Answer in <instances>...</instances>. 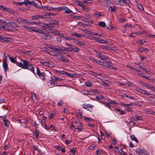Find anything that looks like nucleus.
Segmentation results:
<instances>
[{
	"label": "nucleus",
	"mask_w": 155,
	"mask_h": 155,
	"mask_svg": "<svg viewBox=\"0 0 155 155\" xmlns=\"http://www.w3.org/2000/svg\"><path fill=\"white\" fill-rule=\"evenodd\" d=\"M29 62L24 59L21 60V62H18L17 66L21 68L24 69H27L28 68V64H29Z\"/></svg>",
	"instance_id": "f257e3e1"
},
{
	"label": "nucleus",
	"mask_w": 155,
	"mask_h": 155,
	"mask_svg": "<svg viewBox=\"0 0 155 155\" xmlns=\"http://www.w3.org/2000/svg\"><path fill=\"white\" fill-rule=\"evenodd\" d=\"M87 38H88L90 40H93L97 41L99 43L101 44H105L106 42V41H104V40L102 39L101 38L97 37L90 36H87Z\"/></svg>",
	"instance_id": "f03ea898"
},
{
	"label": "nucleus",
	"mask_w": 155,
	"mask_h": 155,
	"mask_svg": "<svg viewBox=\"0 0 155 155\" xmlns=\"http://www.w3.org/2000/svg\"><path fill=\"white\" fill-rule=\"evenodd\" d=\"M0 10L5 11L8 13L12 14H14L15 13V12L12 9L2 5H0Z\"/></svg>",
	"instance_id": "7ed1b4c3"
},
{
	"label": "nucleus",
	"mask_w": 155,
	"mask_h": 155,
	"mask_svg": "<svg viewBox=\"0 0 155 155\" xmlns=\"http://www.w3.org/2000/svg\"><path fill=\"white\" fill-rule=\"evenodd\" d=\"M83 108L90 111H92V109L93 107L94 106L90 104H84L83 105Z\"/></svg>",
	"instance_id": "20e7f679"
},
{
	"label": "nucleus",
	"mask_w": 155,
	"mask_h": 155,
	"mask_svg": "<svg viewBox=\"0 0 155 155\" xmlns=\"http://www.w3.org/2000/svg\"><path fill=\"white\" fill-rule=\"evenodd\" d=\"M28 29L35 32L38 33L40 34H42L43 33V31L42 30L33 27H29L28 28Z\"/></svg>",
	"instance_id": "39448f33"
},
{
	"label": "nucleus",
	"mask_w": 155,
	"mask_h": 155,
	"mask_svg": "<svg viewBox=\"0 0 155 155\" xmlns=\"http://www.w3.org/2000/svg\"><path fill=\"white\" fill-rule=\"evenodd\" d=\"M4 25H2V30H5L7 31H9L10 29H9V27L10 26V25L8 24H7L5 23H3Z\"/></svg>",
	"instance_id": "423d86ee"
},
{
	"label": "nucleus",
	"mask_w": 155,
	"mask_h": 155,
	"mask_svg": "<svg viewBox=\"0 0 155 155\" xmlns=\"http://www.w3.org/2000/svg\"><path fill=\"white\" fill-rule=\"evenodd\" d=\"M71 35L77 38L84 37L85 36V35L84 34L77 33L76 32L71 33Z\"/></svg>",
	"instance_id": "0eeeda50"
},
{
	"label": "nucleus",
	"mask_w": 155,
	"mask_h": 155,
	"mask_svg": "<svg viewBox=\"0 0 155 155\" xmlns=\"http://www.w3.org/2000/svg\"><path fill=\"white\" fill-rule=\"evenodd\" d=\"M142 85L147 88H148L151 90H153L155 91V87L153 86L150 85L146 83H143Z\"/></svg>",
	"instance_id": "6e6552de"
},
{
	"label": "nucleus",
	"mask_w": 155,
	"mask_h": 155,
	"mask_svg": "<svg viewBox=\"0 0 155 155\" xmlns=\"http://www.w3.org/2000/svg\"><path fill=\"white\" fill-rule=\"evenodd\" d=\"M41 123V122L40 120H38L37 121H35L34 123V125L35 129H38V126Z\"/></svg>",
	"instance_id": "1a4fd4ad"
},
{
	"label": "nucleus",
	"mask_w": 155,
	"mask_h": 155,
	"mask_svg": "<svg viewBox=\"0 0 155 155\" xmlns=\"http://www.w3.org/2000/svg\"><path fill=\"white\" fill-rule=\"evenodd\" d=\"M35 130L33 132V136L36 138H37L38 137L39 133V130L38 129H35Z\"/></svg>",
	"instance_id": "9d476101"
},
{
	"label": "nucleus",
	"mask_w": 155,
	"mask_h": 155,
	"mask_svg": "<svg viewBox=\"0 0 155 155\" xmlns=\"http://www.w3.org/2000/svg\"><path fill=\"white\" fill-rule=\"evenodd\" d=\"M28 67L27 69L30 70L32 73L35 74V69L33 65L31 64H29H29H28Z\"/></svg>",
	"instance_id": "9b49d317"
},
{
	"label": "nucleus",
	"mask_w": 155,
	"mask_h": 155,
	"mask_svg": "<svg viewBox=\"0 0 155 155\" xmlns=\"http://www.w3.org/2000/svg\"><path fill=\"white\" fill-rule=\"evenodd\" d=\"M3 122L4 123L5 126L7 128L9 127V125L10 124V122L7 119L5 118L3 119Z\"/></svg>",
	"instance_id": "f8f14e48"
},
{
	"label": "nucleus",
	"mask_w": 155,
	"mask_h": 155,
	"mask_svg": "<svg viewBox=\"0 0 155 155\" xmlns=\"http://www.w3.org/2000/svg\"><path fill=\"white\" fill-rule=\"evenodd\" d=\"M75 41V42L76 43H75V44L77 45H78L79 46H84L85 45V43L83 42H82V41Z\"/></svg>",
	"instance_id": "ddd939ff"
},
{
	"label": "nucleus",
	"mask_w": 155,
	"mask_h": 155,
	"mask_svg": "<svg viewBox=\"0 0 155 155\" xmlns=\"http://www.w3.org/2000/svg\"><path fill=\"white\" fill-rule=\"evenodd\" d=\"M41 8L44 10H46L48 11H52L54 9V8H52V7H49L48 6H44L41 7Z\"/></svg>",
	"instance_id": "4468645a"
},
{
	"label": "nucleus",
	"mask_w": 155,
	"mask_h": 155,
	"mask_svg": "<svg viewBox=\"0 0 155 155\" xmlns=\"http://www.w3.org/2000/svg\"><path fill=\"white\" fill-rule=\"evenodd\" d=\"M109 10L110 11L116 12L117 11V7L116 6H110L109 7Z\"/></svg>",
	"instance_id": "2eb2a0df"
},
{
	"label": "nucleus",
	"mask_w": 155,
	"mask_h": 155,
	"mask_svg": "<svg viewBox=\"0 0 155 155\" xmlns=\"http://www.w3.org/2000/svg\"><path fill=\"white\" fill-rule=\"evenodd\" d=\"M108 102L109 103L110 105L109 107H113L114 106V104H117V103L114 101L112 100H110L109 101H108Z\"/></svg>",
	"instance_id": "dca6fc26"
},
{
	"label": "nucleus",
	"mask_w": 155,
	"mask_h": 155,
	"mask_svg": "<svg viewBox=\"0 0 155 155\" xmlns=\"http://www.w3.org/2000/svg\"><path fill=\"white\" fill-rule=\"evenodd\" d=\"M31 5H32L33 6L39 8H41V6L39 5L38 3H37L36 2H35L34 1H32Z\"/></svg>",
	"instance_id": "f3484780"
},
{
	"label": "nucleus",
	"mask_w": 155,
	"mask_h": 155,
	"mask_svg": "<svg viewBox=\"0 0 155 155\" xmlns=\"http://www.w3.org/2000/svg\"><path fill=\"white\" fill-rule=\"evenodd\" d=\"M42 37L43 38L45 39L49 40L51 38V37L50 35L44 33L43 34Z\"/></svg>",
	"instance_id": "a211bd4d"
},
{
	"label": "nucleus",
	"mask_w": 155,
	"mask_h": 155,
	"mask_svg": "<svg viewBox=\"0 0 155 155\" xmlns=\"http://www.w3.org/2000/svg\"><path fill=\"white\" fill-rule=\"evenodd\" d=\"M2 66L4 70L6 71L8 69V67L7 64L6 62H3Z\"/></svg>",
	"instance_id": "6ab92c4d"
},
{
	"label": "nucleus",
	"mask_w": 155,
	"mask_h": 155,
	"mask_svg": "<svg viewBox=\"0 0 155 155\" xmlns=\"http://www.w3.org/2000/svg\"><path fill=\"white\" fill-rule=\"evenodd\" d=\"M60 60L66 63H68L69 61L68 59L63 56H61Z\"/></svg>",
	"instance_id": "aec40b11"
},
{
	"label": "nucleus",
	"mask_w": 155,
	"mask_h": 155,
	"mask_svg": "<svg viewBox=\"0 0 155 155\" xmlns=\"http://www.w3.org/2000/svg\"><path fill=\"white\" fill-rule=\"evenodd\" d=\"M66 6H62L57 8H54V9H56L58 11H62L66 9Z\"/></svg>",
	"instance_id": "412c9836"
},
{
	"label": "nucleus",
	"mask_w": 155,
	"mask_h": 155,
	"mask_svg": "<svg viewBox=\"0 0 155 155\" xmlns=\"http://www.w3.org/2000/svg\"><path fill=\"white\" fill-rule=\"evenodd\" d=\"M130 138L131 140L135 141L137 144L138 143V140L134 135H132L131 136H130Z\"/></svg>",
	"instance_id": "4be33fe9"
},
{
	"label": "nucleus",
	"mask_w": 155,
	"mask_h": 155,
	"mask_svg": "<svg viewBox=\"0 0 155 155\" xmlns=\"http://www.w3.org/2000/svg\"><path fill=\"white\" fill-rule=\"evenodd\" d=\"M76 153L75 148H73L70 151V155H74Z\"/></svg>",
	"instance_id": "5701e85b"
},
{
	"label": "nucleus",
	"mask_w": 155,
	"mask_h": 155,
	"mask_svg": "<svg viewBox=\"0 0 155 155\" xmlns=\"http://www.w3.org/2000/svg\"><path fill=\"white\" fill-rule=\"evenodd\" d=\"M99 26L102 28H105L106 26V25L105 22L104 21H100L98 23Z\"/></svg>",
	"instance_id": "b1692460"
},
{
	"label": "nucleus",
	"mask_w": 155,
	"mask_h": 155,
	"mask_svg": "<svg viewBox=\"0 0 155 155\" xmlns=\"http://www.w3.org/2000/svg\"><path fill=\"white\" fill-rule=\"evenodd\" d=\"M140 93H142L143 94H144L146 95H148L149 97H150V95H153V94H150V93H148L147 92H146V91L142 89L140 92Z\"/></svg>",
	"instance_id": "393cba45"
},
{
	"label": "nucleus",
	"mask_w": 155,
	"mask_h": 155,
	"mask_svg": "<svg viewBox=\"0 0 155 155\" xmlns=\"http://www.w3.org/2000/svg\"><path fill=\"white\" fill-rule=\"evenodd\" d=\"M139 155H149V153L147 152V150L143 149Z\"/></svg>",
	"instance_id": "a878e982"
},
{
	"label": "nucleus",
	"mask_w": 155,
	"mask_h": 155,
	"mask_svg": "<svg viewBox=\"0 0 155 155\" xmlns=\"http://www.w3.org/2000/svg\"><path fill=\"white\" fill-rule=\"evenodd\" d=\"M64 39V40H67L68 41H71V40L76 41L75 39H74L73 38L70 36H65Z\"/></svg>",
	"instance_id": "bb28decb"
},
{
	"label": "nucleus",
	"mask_w": 155,
	"mask_h": 155,
	"mask_svg": "<svg viewBox=\"0 0 155 155\" xmlns=\"http://www.w3.org/2000/svg\"><path fill=\"white\" fill-rule=\"evenodd\" d=\"M73 12L70 9L66 7V9L64 10V13L66 14L72 13Z\"/></svg>",
	"instance_id": "cd10ccee"
},
{
	"label": "nucleus",
	"mask_w": 155,
	"mask_h": 155,
	"mask_svg": "<svg viewBox=\"0 0 155 155\" xmlns=\"http://www.w3.org/2000/svg\"><path fill=\"white\" fill-rule=\"evenodd\" d=\"M124 108L127 111H130L131 112H133L134 111L132 108L131 107H130L129 106H127Z\"/></svg>",
	"instance_id": "c85d7f7f"
},
{
	"label": "nucleus",
	"mask_w": 155,
	"mask_h": 155,
	"mask_svg": "<svg viewBox=\"0 0 155 155\" xmlns=\"http://www.w3.org/2000/svg\"><path fill=\"white\" fill-rule=\"evenodd\" d=\"M59 22L56 20H52L51 21L50 23L52 25V26L55 27V25H57Z\"/></svg>",
	"instance_id": "c756f323"
},
{
	"label": "nucleus",
	"mask_w": 155,
	"mask_h": 155,
	"mask_svg": "<svg viewBox=\"0 0 155 155\" xmlns=\"http://www.w3.org/2000/svg\"><path fill=\"white\" fill-rule=\"evenodd\" d=\"M9 58L12 62L16 64L17 65L18 63V62L16 61L13 57H9Z\"/></svg>",
	"instance_id": "7c9ffc66"
},
{
	"label": "nucleus",
	"mask_w": 155,
	"mask_h": 155,
	"mask_svg": "<svg viewBox=\"0 0 155 155\" xmlns=\"http://www.w3.org/2000/svg\"><path fill=\"white\" fill-rule=\"evenodd\" d=\"M121 0H114V2L117 5H118L120 6H122L124 5L123 3H121Z\"/></svg>",
	"instance_id": "2f4dec72"
},
{
	"label": "nucleus",
	"mask_w": 155,
	"mask_h": 155,
	"mask_svg": "<svg viewBox=\"0 0 155 155\" xmlns=\"http://www.w3.org/2000/svg\"><path fill=\"white\" fill-rule=\"evenodd\" d=\"M10 26L12 27H18V24H16L15 22L12 21V23H11Z\"/></svg>",
	"instance_id": "473e14b6"
},
{
	"label": "nucleus",
	"mask_w": 155,
	"mask_h": 155,
	"mask_svg": "<svg viewBox=\"0 0 155 155\" xmlns=\"http://www.w3.org/2000/svg\"><path fill=\"white\" fill-rule=\"evenodd\" d=\"M55 81L54 80V78L53 77H51V79L49 81L50 84L52 85H55Z\"/></svg>",
	"instance_id": "72a5a7b5"
},
{
	"label": "nucleus",
	"mask_w": 155,
	"mask_h": 155,
	"mask_svg": "<svg viewBox=\"0 0 155 155\" xmlns=\"http://www.w3.org/2000/svg\"><path fill=\"white\" fill-rule=\"evenodd\" d=\"M143 149V148L141 149L140 148L138 147L136 149L135 151L138 154L140 155L141 151H142Z\"/></svg>",
	"instance_id": "f704fd0d"
},
{
	"label": "nucleus",
	"mask_w": 155,
	"mask_h": 155,
	"mask_svg": "<svg viewBox=\"0 0 155 155\" xmlns=\"http://www.w3.org/2000/svg\"><path fill=\"white\" fill-rule=\"evenodd\" d=\"M38 75L40 77H42V80H45V77L46 76V74L44 72H41V73Z\"/></svg>",
	"instance_id": "c9c22d12"
},
{
	"label": "nucleus",
	"mask_w": 155,
	"mask_h": 155,
	"mask_svg": "<svg viewBox=\"0 0 155 155\" xmlns=\"http://www.w3.org/2000/svg\"><path fill=\"white\" fill-rule=\"evenodd\" d=\"M51 48L54 51H57L58 53H59L60 51H61V47L56 48L55 47H53Z\"/></svg>",
	"instance_id": "e433bc0d"
},
{
	"label": "nucleus",
	"mask_w": 155,
	"mask_h": 155,
	"mask_svg": "<svg viewBox=\"0 0 155 155\" xmlns=\"http://www.w3.org/2000/svg\"><path fill=\"white\" fill-rule=\"evenodd\" d=\"M95 15L97 17H103L104 16V14L103 13L100 12H97L95 13Z\"/></svg>",
	"instance_id": "4c0bfd02"
},
{
	"label": "nucleus",
	"mask_w": 155,
	"mask_h": 155,
	"mask_svg": "<svg viewBox=\"0 0 155 155\" xmlns=\"http://www.w3.org/2000/svg\"><path fill=\"white\" fill-rule=\"evenodd\" d=\"M40 63L43 65L44 66H49V63L47 62H40Z\"/></svg>",
	"instance_id": "58836bf2"
},
{
	"label": "nucleus",
	"mask_w": 155,
	"mask_h": 155,
	"mask_svg": "<svg viewBox=\"0 0 155 155\" xmlns=\"http://www.w3.org/2000/svg\"><path fill=\"white\" fill-rule=\"evenodd\" d=\"M39 17L38 15H35L32 16L31 18L32 20H37L39 18Z\"/></svg>",
	"instance_id": "ea45409f"
},
{
	"label": "nucleus",
	"mask_w": 155,
	"mask_h": 155,
	"mask_svg": "<svg viewBox=\"0 0 155 155\" xmlns=\"http://www.w3.org/2000/svg\"><path fill=\"white\" fill-rule=\"evenodd\" d=\"M7 38H6L4 37H3L1 35H0V41H7Z\"/></svg>",
	"instance_id": "a19ab883"
},
{
	"label": "nucleus",
	"mask_w": 155,
	"mask_h": 155,
	"mask_svg": "<svg viewBox=\"0 0 155 155\" xmlns=\"http://www.w3.org/2000/svg\"><path fill=\"white\" fill-rule=\"evenodd\" d=\"M53 78H54V80H55V81H60L63 80L62 78L56 77L55 76H53Z\"/></svg>",
	"instance_id": "79ce46f5"
},
{
	"label": "nucleus",
	"mask_w": 155,
	"mask_h": 155,
	"mask_svg": "<svg viewBox=\"0 0 155 155\" xmlns=\"http://www.w3.org/2000/svg\"><path fill=\"white\" fill-rule=\"evenodd\" d=\"M72 51L75 52H78L79 51V49L76 46H74L73 47V48H72Z\"/></svg>",
	"instance_id": "37998d69"
},
{
	"label": "nucleus",
	"mask_w": 155,
	"mask_h": 155,
	"mask_svg": "<svg viewBox=\"0 0 155 155\" xmlns=\"http://www.w3.org/2000/svg\"><path fill=\"white\" fill-rule=\"evenodd\" d=\"M92 0H82V2L86 4H88L91 3L92 2Z\"/></svg>",
	"instance_id": "c03bdc74"
},
{
	"label": "nucleus",
	"mask_w": 155,
	"mask_h": 155,
	"mask_svg": "<svg viewBox=\"0 0 155 155\" xmlns=\"http://www.w3.org/2000/svg\"><path fill=\"white\" fill-rule=\"evenodd\" d=\"M31 3L32 1H29V0H25L24 2V3L27 5H31Z\"/></svg>",
	"instance_id": "a18cd8bd"
},
{
	"label": "nucleus",
	"mask_w": 155,
	"mask_h": 155,
	"mask_svg": "<svg viewBox=\"0 0 155 155\" xmlns=\"http://www.w3.org/2000/svg\"><path fill=\"white\" fill-rule=\"evenodd\" d=\"M99 58H101V59L103 60H106L108 58L107 56L104 55L102 54L101 55Z\"/></svg>",
	"instance_id": "49530a36"
},
{
	"label": "nucleus",
	"mask_w": 155,
	"mask_h": 155,
	"mask_svg": "<svg viewBox=\"0 0 155 155\" xmlns=\"http://www.w3.org/2000/svg\"><path fill=\"white\" fill-rule=\"evenodd\" d=\"M31 98L33 100L36 99L35 94L34 92H31Z\"/></svg>",
	"instance_id": "de8ad7c7"
},
{
	"label": "nucleus",
	"mask_w": 155,
	"mask_h": 155,
	"mask_svg": "<svg viewBox=\"0 0 155 155\" xmlns=\"http://www.w3.org/2000/svg\"><path fill=\"white\" fill-rule=\"evenodd\" d=\"M22 19L20 18H17L16 21L19 24L22 23Z\"/></svg>",
	"instance_id": "09e8293b"
},
{
	"label": "nucleus",
	"mask_w": 155,
	"mask_h": 155,
	"mask_svg": "<svg viewBox=\"0 0 155 155\" xmlns=\"http://www.w3.org/2000/svg\"><path fill=\"white\" fill-rule=\"evenodd\" d=\"M148 50L147 48H141L139 50V51L140 52H144L147 51Z\"/></svg>",
	"instance_id": "8fccbe9b"
},
{
	"label": "nucleus",
	"mask_w": 155,
	"mask_h": 155,
	"mask_svg": "<svg viewBox=\"0 0 155 155\" xmlns=\"http://www.w3.org/2000/svg\"><path fill=\"white\" fill-rule=\"evenodd\" d=\"M85 32L88 34L92 35H93V32L91 31H89L87 29L85 30Z\"/></svg>",
	"instance_id": "3c124183"
},
{
	"label": "nucleus",
	"mask_w": 155,
	"mask_h": 155,
	"mask_svg": "<svg viewBox=\"0 0 155 155\" xmlns=\"http://www.w3.org/2000/svg\"><path fill=\"white\" fill-rule=\"evenodd\" d=\"M96 153L97 154V155H98V154L100 155V154H101L102 153V150L101 149H98L97 150H96Z\"/></svg>",
	"instance_id": "603ef678"
},
{
	"label": "nucleus",
	"mask_w": 155,
	"mask_h": 155,
	"mask_svg": "<svg viewBox=\"0 0 155 155\" xmlns=\"http://www.w3.org/2000/svg\"><path fill=\"white\" fill-rule=\"evenodd\" d=\"M85 85L86 87H91L92 86L91 83L89 82H86L85 83Z\"/></svg>",
	"instance_id": "864d4df0"
},
{
	"label": "nucleus",
	"mask_w": 155,
	"mask_h": 155,
	"mask_svg": "<svg viewBox=\"0 0 155 155\" xmlns=\"http://www.w3.org/2000/svg\"><path fill=\"white\" fill-rule=\"evenodd\" d=\"M12 21L8 20H5L3 21V23H5L7 24H8L10 25Z\"/></svg>",
	"instance_id": "5fc2aeb1"
},
{
	"label": "nucleus",
	"mask_w": 155,
	"mask_h": 155,
	"mask_svg": "<svg viewBox=\"0 0 155 155\" xmlns=\"http://www.w3.org/2000/svg\"><path fill=\"white\" fill-rule=\"evenodd\" d=\"M45 15L47 16L51 15L54 16L55 15V13H51L49 12H47L46 13Z\"/></svg>",
	"instance_id": "6e6d98bb"
},
{
	"label": "nucleus",
	"mask_w": 155,
	"mask_h": 155,
	"mask_svg": "<svg viewBox=\"0 0 155 155\" xmlns=\"http://www.w3.org/2000/svg\"><path fill=\"white\" fill-rule=\"evenodd\" d=\"M8 56V55L7 54V56H5V54H4L3 57V62H6L7 60L6 58Z\"/></svg>",
	"instance_id": "4d7b16f0"
},
{
	"label": "nucleus",
	"mask_w": 155,
	"mask_h": 155,
	"mask_svg": "<svg viewBox=\"0 0 155 155\" xmlns=\"http://www.w3.org/2000/svg\"><path fill=\"white\" fill-rule=\"evenodd\" d=\"M104 97L103 96L101 95L99 96L96 97L95 99L97 100H99L102 98H104Z\"/></svg>",
	"instance_id": "13d9d810"
},
{
	"label": "nucleus",
	"mask_w": 155,
	"mask_h": 155,
	"mask_svg": "<svg viewBox=\"0 0 155 155\" xmlns=\"http://www.w3.org/2000/svg\"><path fill=\"white\" fill-rule=\"evenodd\" d=\"M141 118H142V117L141 116H137L135 117V119L134 120H142Z\"/></svg>",
	"instance_id": "bf43d9fd"
},
{
	"label": "nucleus",
	"mask_w": 155,
	"mask_h": 155,
	"mask_svg": "<svg viewBox=\"0 0 155 155\" xmlns=\"http://www.w3.org/2000/svg\"><path fill=\"white\" fill-rule=\"evenodd\" d=\"M138 7L139 9L141 11L143 10L144 9L143 7L140 4H139L138 5Z\"/></svg>",
	"instance_id": "052dcab7"
},
{
	"label": "nucleus",
	"mask_w": 155,
	"mask_h": 155,
	"mask_svg": "<svg viewBox=\"0 0 155 155\" xmlns=\"http://www.w3.org/2000/svg\"><path fill=\"white\" fill-rule=\"evenodd\" d=\"M48 26V25L46 24L42 23V22H41L40 26H41L42 27L45 28V27Z\"/></svg>",
	"instance_id": "680f3d73"
},
{
	"label": "nucleus",
	"mask_w": 155,
	"mask_h": 155,
	"mask_svg": "<svg viewBox=\"0 0 155 155\" xmlns=\"http://www.w3.org/2000/svg\"><path fill=\"white\" fill-rule=\"evenodd\" d=\"M119 153V154L121 155H123L124 154V153H125V152H124L122 150V149H121L120 150H118Z\"/></svg>",
	"instance_id": "e2e57ef3"
},
{
	"label": "nucleus",
	"mask_w": 155,
	"mask_h": 155,
	"mask_svg": "<svg viewBox=\"0 0 155 155\" xmlns=\"http://www.w3.org/2000/svg\"><path fill=\"white\" fill-rule=\"evenodd\" d=\"M101 47L102 49L107 50L108 46L105 45H101Z\"/></svg>",
	"instance_id": "0e129e2a"
},
{
	"label": "nucleus",
	"mask_w": 155,
	"mask_h": 155,
	"mask_svg": "<svg viewBox=\"0 0 155 155\" xmlns=\"http://www.w3.org/2000/svg\"><path fill=\"white\" fill-rule=\"evenodd\" d=\"M63 101L62 100H60L58 101V106H63Z\"/></svg>",
	"instance_id": "69168bd1"
},
{
	"label": "nucleus",
	"mask_w": 155,
	"mask_h": 155,
	"mask_svg": "<svg viewBox=\"0 0 155 155\" xmlns=\"http://www.w3.org/2000/svg\"><path fill=\"white\" fill-rule=\"evenodd\" d=\"M82 93L84 94L87 95L89 94V92L87 91H82Z\"/></svg>",
	"instance_id": "338daca9"
},
{
	"label": "nucleus",
	"mask_w": 155,
	"mask_h": 155,
	"mask_svg": "<svg viewBox=\"0 0 155 155\" xmlns=\"http://www.w3.org/2000/svg\"><path fill=\"white\" fill-rule=\"evenodd\" d=\"M54 147L57 149L58 151H60L61 148V147L58 145H55L54 146Z\"/></svg>",
	"instance_id": "774afa93"
}]
</instances>
